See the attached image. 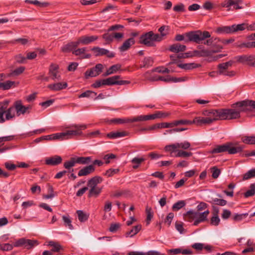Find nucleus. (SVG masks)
I'll list each match as a JSON object with an SVG mask.
<instances>
[{
    "label": "nucleus",
    "mask_w": 255,
    "mask_h": 255,
    "mask_svg": "<svg viewBox=\"0 0 255 255\" xmlns=\"http://www.w3.org/2000/svg\"><path fill=\"white\" fill-rule=\"evenodd\" d=\"M185 36L188 38L185 42L192 41L196 43H200L201 41H204V44L212 46L214 43H218L221 39L217 37H211L209 32L201 30L191 31L185 34Z\"/></svg>",
    "instance_id": "nucleus-1"
},
{
    "label": "nucleus",
    "mask_w": 255,
    "mask_h": 255,
    "mask_svg": "<svg viewBox=\"0 0 255 255\" xmlns=\"http://www.w3.org/2000/svg\"><path fill=\"white\" fill-rule=\"evenodd\" d=\"M203 117H195L194 122H197V126H202L210 125L217 120H222L221 109H210L202 112Z\"/></svg>",
    "instance_id": "nucleus-2"
},
{
    "label": "nucleus",
    "mask_w": 255,
    "mask_h": 255,
    "mask_svg": "<svg viewBox=\"0 0 255 255\" xmlns=\"http://www.w3.org/2000/svg\"><path fill=\"white\" fill-rule=\"evenodd\" d=\"M247 101H243L234 104L236 106V109H221L222 120L238 119L240 117L241 112L250 111V110H245L246 107L242 104L243 102Z\"/></svg>",
    "instance_id": "nucleus-3"
},
{
    "label": "nucleus",
    "mask_w": 255,
    "mask_h": 255,
    "mask_svg": "<svg viewBox=\"0 0 255 255\" xmlns=\"http://www.w3.org/2000/svg\"><path fill=\"white\" fill-rule=\"evenodd\" d=\"M209 213L210 212L208 210L203 212L190 210L184 214L183 216L185 220L189 222L194 221L193 225L197 226L200 223L207 221V217Z\"/></svg>",
    "instance_id": "nucleus-4"
},
{
    "label": "nucleus",
    "mask_w": 255,
    "mask_h": 255,
    "mask_svg": "<svg viewBox=\"0 0 255 255\" xmlns=\"http://www.w3.org/2000/svg\"><path fill=\"white\" fill-rule=\"evenodd\" d=\"M243 150L241 146H235L233 142H227L222 145H217L211 151L212 153H218L227 151L229 154H234Z\"/></svg>",
    "instance_id": "nucleus-5"
},
{
    "label": "nucleus",
    "mask_w": 255,
    "mask_h": 255,
    "mask_svg": "<svg viewBox=\"0 0 255 255\" xmlns=\"http://www.w3.org/2000/svg\"><path fill=\"white\" fill-rule=\"evenodd\" d=\"M161 40V36L159 34H154L151 31L142 34L139 38V43L147 46H153L155 41Z\"/></svg>",
    "instance_id": "nucleus-6"
},
{
    "label": "nucleus",
    "mask_w": 255,
    "mask_h": 255,
    "mask_svg": "<svg viewBox=\"0 0 255 255\" xmlns=\"http://www.w3.org/2000/svg\"><path fill=\"white\" fill-rule=\"evenodd\" d=\"M87 126L85 124L76 125L74 124L67 127L66 128H74L70 129L63 132L64 137L67 136V138H71L73 136L80 135L82 134V130L87 128Z\"/></svg>",
    "instance_id": "nucleus-7"
},
{
    "label": "nucleus",
    "mask_w": 255,
    "mask_h": 255,
    "mask_svg": "<svg viewBox=\"0 0 255 255\" xmlns=\"http://www.w3.org/2000/svg\"><path fill=\"white\" fill-rule=\"evenodd\" d=\"M13 119V110L12 108L6 109L4 105L0 107V124L4 123Z\"/></svg>",
    "instance_id": "nucleus-8"
},
{
    "label": "nucleus",
    "mask_w": 255,
    "mask_h": 255,
    "mask_svg": "<svg viewBox=\"0 0 255 255\" xmlns=\"http://www.w3.org/2000/svg\"><path fill=\"white\" fill-rule=\"evenodd\" d=\"M103 68V65L102 64H97L94 67L85 72V78L88 79L89 77H94L98 76L102 72Z\"/></svg>",
    "instance_id": "nucleus-9"
},
{
    "label": "nucleus",
    "mask_w": 255,
    "mask_h": 255,
    "mask_svg": "<svg viewBox=\"0 0 255 255\" xmlns=\"http://www.w3.org/2000/svg\"><path fill=\"white\" fill-rule=\"evenodd\" d=\"M9 108H12L13 110V119L15 117V112L17 116L25 114V106L23 105L20 100L15 101L13 105Z\"/></svg>",
    "instance_id": "nucleus-10"
},
{
    "label": "nucleus",
    "mask_w": 255,
    "mask_h": 255,
    "mask_svg": "<svg viewBox=\"0 0 255 255\" xmlns=\"http://www.w3.org/2000/svg\"><path fill=\"white\" fill-rule=\"evenodd\" d=\"M59 69V67L57 64L54 63L50 64L49 68V74L52 80H60L61 79Z\"/></svg>",
    "instance_id": "nucleus-11"
},
{
    "label": "nucleus",
    "mask_w": 255,
    "mask_h": 255,
    "mask_svg": "<svg viewBox=\"0 0 255 255\" xmlns=\"http://www.w3.org/2000/svg\"><path fill=\"white\" fill-rule=\"evenodd\" d=\"M92 50L94 52L95 56H96L106 55L109 58H113L115 57V55L114 53L110 52L107 49L100 48L99 47H94L92 49Z\"/></svg>",
    "instance_id": "nucleus-12"
},
{
    "label": "nucleus",
    "mask_w": 255,
    "mask_h": 255,
    "mask_svg": "<svg viewBox=\"0 0 255 255\" xmlns=\"http://www.w3.org/2000/svg\"><path fill=\"white\" fill-rule=\"evenodd\" d=\"M169 255H176L179 254H182L184 255H193V252L190 249H183L182 248H176L169 249L167 251Z\"/></svg>",
    "instance_id": "nucleus-13"
},
{
    "label": "nucleus",
    "mask_w": 255,
    "mask_h": 255,
    "mask_svg": "<svg viewBox=\"0 0 255 255\" xmlns=\"http://www.w3.org/2000/svg\"><path fill=\"white\" fill-rule=\"evenodd\" d=\"M62 158L60 156L54 155L45 159V164L51 166H55L62 162Z\"/></svg>",
    "instance_id": "nucleus-14"
},
{
    "label": "nucleus",
    "mask_w": 255,
    "mask_h": 255,
    "mask_svg": "<svg viewBox=\"0 0 255 255\" xmlns=\"http://www.w3.org/2000/svg\"><path fill=\"white\" fill-rule=\"evenodd\" d=\"M95 168L93 165L86 166L80 169L78 173L79 176H87L94 172Z\"/></svg>",
    "instance_id": "nucleus-15"
},
{
    "label": "nucleus",
    "mask_w": 255,
    "mask_h": 255,
    "mask_svg": "<svg viewBox=\"0 0 255 255\" xmlns=\"http://www.w3.org/2000/svg\"><path fill=\"white\" fill-rule=\"evenodd\" d=\"M67 87L66 82H59L54 84H49L47 88L51 91H57L65 89Z\"/></svg>",
    "instance_id": "nucleus-16"
},
{
    "label": "nucleus",
    "mask_w": 255,
    "mask_h": 255,
    "mask_svg": "<svg viewBox=\"0 0 255 255\" xmlns=\"http://www.w3.org/2000/svg\"><path fill=\"white\" fill-rule=\"evenodd\" d=\"M135 43L134 38L131 37L126 40L123 44L119 47V50L121 52H124L128 50L132 45Z\"/></svg>",
    "instance_id": "nucleus-17"
},
{
    "label": "nucleus",
    "mask_w": 255,
    "mask_h": 255,
    "mask_svg": "<svg viewBox=\"0 0 255 255\" xmlns=\"http://www.w3.org/2000/svg\"><path fill=\"white\" fill-rule=\"evenodd\" d=\"M103 181V178L99 176H96L91 178L88 180L87 185L90 188L95 187H97V185L101 183Z\"/></svg>",
    "instance_id": "nucleus-18"
},
{
    "label": "nucleus",
    "mask_w": 255,
    "mask_h": 255,
    "mask_svg": "<svg viewBox=\"0 0 255 255\" xmlns=\"http://www.w3.org/2000/svg\"><path fill=\"white\" fill-rule=\"evenodd\" d=\"M235 58L237 62L244 63L246 62L252 61L255 59V56L253 55H243L236 56Z\"/></svg>",
    "instance_id": "nucleus-19"
},
{
    "label": "nucleus",
    "mask_w": 255,
    "mask_h": 255,
    "mask_svg": "<svg viewBox=\"0 0 255 255\" xmlns=\"http://www.w3.org/2000/svg\"><path fill=\"white\" fill-rule=\"evenodd\" d=\"M186 47L184 45H181L179 43L173 44L170 46L169 51L172 52L178 53L185 51Z\"/></svg>",
    "instance_id": "nucleus-20"
},
{
    "label": "nucleus",
    "mask_w": 255,
    "mask_h": 255,
    "mask_svg": "<svg viewBox=\"0 0 255 255\" xmlns=\"http://www.w3.org/2000/svg\"><path fill=\"white\" fill-rule=\"evenodd\" d=\"M47 246L52 248V252H59L63 250V247L58 242L50 241L47 242Z\"/></svg>",
    "instance_id": "nucleus-21"
},
{
    "label": "nucleus",
    "mask_w": 255,
    "mask_h": 255,
    "mask_svg": "<svg viewBox=\"0 0 255 255\" xmlns=\"http://www.w3.org/2000/svg\"><path fill=\"white\" fill-rule=\"evenodd\" d=\"M215 32L219 34L232 33L231 26H223L217 28Z\"/></svg>",
    "instance_id": "nucleus-22"
},
{
    "label": "nucleus",
    "mask_w": 255,
    "mask_h": 255,
    "mask_svg": "<svg viewBox=\"0 0 255 255\" xmlns=\"http://www.w3.org/2000/svg\"><path fill=\"white\" fill-rule=\"evenodd\" d=\"M82 44L87 45L98 39V37L95 35L81 36Z\"/></svg>",
    "instance_id": "nucleus-23"
},
{
    "label": "nucleus",
    "mask_w": 255,
    "mask_h": 255,
    "mask_svg": "<svg viewBox=\"0 0 255 255\" xmlns=\"http://www.w3.org/2000/svg\"><path fill=\"white\" fill-rule=\"evenodd\" d=\"M128 133L125 131L111 132L107 134V137L110 138H117L119 137L127 136Z\"/></svg>",
    "instance_id": "nucleus-24"
},
{
    "label": "nucleus",
    "mask_w": 255,
    "mask_h": 255,
    "mask_svg": "<svg viewBox=\"0 0 255 255\" xmlns=\"http://www.w3.org/2000/svg\"><path fill=\"white\" fill-rule=\"evenodd\" d=\"M152 120L151 115H140L132 118H131V123L137 122H142Z\"/></svg>",
    "instance_id": "nucleus-25"
},
{
    "label": "nucleus",
    "mask_w": 255,
    "mask_h": 255,
    "mask_svg": "<svg viewBox=\"0 0 255 255\" xmlns=\"http://www.w3.org/2000/svg\"><path fill=\"white\" fill-rule=\"evenodd\" d=\"M121 68L120 64H115L111 66L107 71L104 74V76H107L112 74L115 73Z\"/></svg>",
    "instance_id": "nucleus-26"
},
{
    "label": "nucleus",
    "mask_w": 255,
    "mask_h": 255,
    "mask_svg": "<svg viewBox=\"0 0 255 255\" xmlns=\"http://www.w3.org/2000/svg\"><path fill=\"white\" fill-rule=\"evenodd\" d=\"M153 63V60L150 57H145L141 61L139 68H148L152 66Z\"/></svg>",
    "instance_id": "nucleus-27"
},
{
    "label": "nucleus",
    "mask_w": 255,
    "mask_h": 255,
    "mask_svg": "<svg viewBox=\"0 0 255 255\" xmlns=\"http://www.w3.org/2000/svg\"><path fill=\"white\" fill-rule=\"evenodd\" d=\"M76 163L80 164H88L91 162L92 158L90 156L88 157H79L75 156Z\"/></svg>",
    "instance_id": "nucleus-28"
},
{
    "label": "nucleus",
    "mask_w": 255,
    "mask_h": 255,
    "mask_svg": "<svg viewBox=\"0 0 255 255\" xmlns=\"http://www.w3.org/2000/svg\"><path fill=\"white\" fill-rule=\"evenodd\" d=\"M195 121V118L193 121H190L187 120H180L174 121L175 127L179 125H191L193 124H196L197 126V122H194Z\"/></svg>",
    "instance_id": "nucleus-29"
},
{
    "label": "nucleus",
    "mask_w": 255,
    "mask_h": 255,
    "mask_svg": "<svg viewBox=\"0 0 255 255\" xmlns=\"http://www.w3.org/2000/svg\"><path fill=\"white\" fill-rule=\"evenodd\" d=\"M121 78V76L119 75L114 76L111 77H109L107 79H105L106 84L107 85H117L118 80Z\"/></svg>",
    "instance_id": "nucleus-30"
},
{
    "label": "nucleus",
    "mask_w": 255,
    "mask_h": 255,
    "mask_svg": "<svg viewBox=\"0 0 255 255\" xmlns=\"http://www.w3.org/2000/svg\"><path fill=\"white\" fill-rule=\"evenodd\" d=\"M111 123L115 124H124L127 123H131V118H116L113 119L110 121Z\"/></svg>",
    "instance_id": "nucleus-31"
},
{
    "label": "nucleus",
    "mask_w": 255,
    "mask_h": 255,
    "mask_svg": "<svg viewBox=\"0 0 255 255\" xmlns=\"http://www.w3.org/2000/svg\"><path fill=\"white\" fill-rule=\"evenodd\" d=\"M76 164V161L74 156L70 158L69 160L65 161L64 163L63 166L65 169L70 170L71 168L74 167Z\"/></svg>",
    "instance_id": "nucleus-32"
},
{
    "label": "nucleus",
    "mask_w": 255,
    "mask_h": 255,
    "mask_svg": "<svg viewBox=\"0 0 255 255\" xmlns=\"http://www.w3.org/2000/svg\"><path fill=\"white\" fill-rule=\"evenodd\" d=\"M62 220L64 225L66 227H68L71 230L74 229L73 226L72 225V221L69 215H63L62 216Z\"/></svg>",
    "instance_id": "nucleus-33"
},
{
    "label": "nucleus",
    "mask_w": 255,
    "mask_h": 255,
    "mask_svg": "<svg viewBox=\"0 0 255 255\" xmlns=\"http://www.w3.org/2000/svg\"><path fill=\"white\" fill-rule=\"evenodd\" d=\"M241 139L245 144H255V136H243Z\"/></svg>",
    "instance_id": "nucleus-34"
},
{
    "label": "nucleus",
    "mask_w": 255,
    "mask_h": 255,
    "mask_svg": "<svg viewBox=\"0 0 255 255\" xmlns=\"http://www.w3.org/2000/svg\"><path fill=\"white\" fill-rule=\"evenodd\" d=\"M164 149L165 151L167 152H169L170 153H172L176 151L178 152V151L179 150L176 143L166 145L164 147Z\"/></svg>",
    "instance_id": "nucleus-35"
},
{
    "label": "nucleus",
    "mask_w": 255,
    "mask_h": 255,
    "mask_svg": "<svg viewBox=\"0 0 255 255\" xmlns=\"http://www.w3.org/2000/svg\"><path fill=\"white\" fill-rule=\"evenodd\" d=\"M102 188L98 186L90 188L89 192V197H97L102 192Z\"/></svg>",
    "instance_id": "nucleus-36"
},
{
    "label": "nucleus",
    "mask_w": 255,
    "mask_h": 255,
    "mask_svg": "<svg viewBox=\"0 0 255 255\" xmlns=\"http://www.w3.org/2000/svg\"><path fill=\"white\" fill-rule=\"evenodd\" d=\"M186 205V202L184 200H180L175 203L172 207V210L173 211H177L183 208Z\"/></svg>",
    "instance_id": "nucleus-37"
},
{
    "label": "nucleus",
    "mask_w": 255,
    "mask_h": 255,
    "mask_svg": "<svg viewBox=\"0 0 255 255\" xmlns=\"http://www.w3.org/2000/svg\"><path fill=\"white\" fill-rule=\"evenodd\" d=\"M15 84V82L11 81H6L4 82L0 83V89L3 90H7L11 88L13 85Z\"/></svg>",
    "instance_id": "nucleus-38"
},
{
    "label": "nucleus",
    "mask_w": 255,
    "mask_h": 255,
    "mask_svg": "<svg viewBox=\"0 0 255 255\" xmlns=\"http://www.w3.org/2000/svg\"><path fill=\"white\" fill-rule=\"evenodd\" d=\"M232 33L238 31H242L246 29L247 23H242L239 24H234L231 25Z\"/></svg>",
    "instance_id": "nucleus-39"
},
{
    "label": "nucleus",
    "mask_w": 255,
    "mask_h": 255,
    "mask_svg": "<svg viewBox=\"0 0 255 255\" xmlns=\"http://www.w3.org/2000/svg\"><path fill=\"white\" fill-rule=\"evenodd\" d=\"M25 2L27 3L33 4L35 5L40 7H46L47 6H48L49 5V3L48 2H41L37 0H25Z\"/></svg>",
    "instance_id": "nucleus-40"
},
{
    "label": "nucleus",
    "mask_w": 255,
    "mask_h": 255,
    "mask_svg": "<svg viewBox=\"0 0 255 255\" xmlns=\"http://www.w3.org/2000/svg\"><path fill=\"white\" fill-rule=\"evenodd\" d=\"M141 229V226L140 225L134 226L133 229H132L130 231L127 232L126 234V237H128V236L132 237L135 235H136L137 233L139 232V231Z\"/></svg>",
    "instance_id": "nucleus-41"
},
{
    "label": "nucleus",
    "mask_w": 255,
    "mask_h": 255,
    "mask_svg": "<svg viewBox=\"0 0 255 255\" xmlns=\"http://www.w3.org/2000/svg\"><path fill=\"white\" fill-rule=\"evenodd\" d=\"M152 70L151 71H147L146 73H144V76L145 79L147 80L150 81H158V78L159 76L158 75H154L151 76Z\"/></svg>",
    "instance_id": "nucleus-42"
},
{
    "label": "nucleus",
    "mask_w": 255,
    "mask_h": 255,
    "mask_svg": "<svg viewBox=\"0 0 255 255\" xmlns=\"http://www.w3.org/2000/svg\"><path fill=\"white\" fill-rule=\"evenodd\" d=\"M147 217L146 219V222L147 225H149L151 221V219L153 216V212L151 207L147 206L145 209Z\"/></svg>",
    "instance_id": "nucleus-43"
},
{
    "label": "nucleus",
    "mask_w": 255,
    "mask_h": 255,
    "mask_svg": "<svg viewBox=\"0 0 255 255\" xmlns=\"http://www.w3.org/2000/svg\"><path fill=\"white\" fill-rule=\"evenodd\" d=\"M234 45L235 47H239L240 48H244V47L248 48H252V42H242L240 41H238L237 42H236Z\"/></svg>",
    "instance_id": "nucleus-44"
},
{
    "label": "nucleus",
    "mask_w": 255,
    "mask_h": 255,
    "mask_svg": "<svg viewBox=\"0 0 255 255\" xmlns=\"http://www.w3.org/2000/svg\"><path fill=\"white\" fill-rule=\"evenodd\" d=\"M178 66L182 69L190 70L198 67L197 64L195 63L179 64Z\"/></svg>",
    "instance_id": "nucleus-45"
},
{
    "label": "nucleus",
    "mask_w": 255,
    "mask_h": 255,
    "mask_svg": "<svg viewBox=\"0 0 255 255\" xmlns=\"http://www.w3.org/2000/svg\"><path fill=\"white\" fill-rule=\"evenodd\" d=\"M255 194V184L253 183L250 185V190L244 193V197L248 198L254 196Z\"/></svg>",
    "instance_id": "nucleus-46"
},
{
    "label": "nucleus",
    "mask_w": 255,
    "mask_h": 255,
    "mask_svg": "<svg viewBox=\"0 0 255 255\" xmlns=\"http://www.w3.org/2000/svg\"><path fill=\"white\" fill-rule=\"evenodd\" d=\"M77 213L78 217L79 220L81 222H84L87 221L88 219L89 215L85 213L82 210H78Z\"/></svg>",
    "instance_id": "nucleus-47"
},
{
    "label": "nucleus",
    "mask_w": 255,
    "mask_h": 255,
    "mask_svg": "<svg viewBox=\"0 0 255 255\" xmlns=\"http://www.w3.org/2000/svg\"><path fill=\"white\" fill-rule=\"evenodd\" d=\"M242 104L246 109L245 110H250V111H252V109H255V101L252 100H248L247 101L243 102Z\"/></svg>",
    "instance_id": "nucleus-48"
},
{
    "label": "nucleus",
    "mask_w": 255,
    "mask_h": 255,
    "mask_svg": "<svg viewBox=\"0 0 255 255\" xmlns=\"http://www.w3.org/2000/svg\"><path fill=\"white\" fill-rule=\"evenodd\" d=\"M170 115V113H169L158 112L154 114L151 115L152 120H154L157 118H166Z\"/></svg>",
    "instance_id": "nucleus-49"
},
{
    "label": "nucleus",
    "mask_w": 255,
    "mask_h": 255,
    "mask_svg": "<svg viewBox=\"0 0 255 255\" xmlns=\"http://www.w3.org/2000/svg\"><path fill=\"white\" fill-rule=\"evenodd\" d=\"M212 204L219 205L221 206H225L227 204V202L226 200L218 198H213L212 201H210Z\"/></svg>",
    "instance_id": "nucleus-50"
},
{
    "label": "nucleus",
    "mask_w": 255,
    "mask_h": 255,
    "mask_svg": "<svg viewBox=\"0 0 255 255\" xmlns=\"http://www.w3.org/2000/svg\"><path fill=\"white\" fill-rule=\"evenodd\" d=\"M75 50V48H74L73 44L72 42L68 43L61 48V50L64 52H69L71 51H73Z\"/></svg>",
    "instance_id": "nucleus-51"
},
{
    "label": "nucleus",
    "mask_w": 255,
    "mask_h": 255,
    "mask_svg": "<svg viewBox=\"0 0 255 255\" xmlns=\"http://www.w3.org/2000/svg\"><path fill=\"white\" fill-rule=\"evenodd\" d=\"M178 149H183L184 150L190 148L191 146V144L189 142L187 141H184L182 142H176Z\"/></svg>",
    "instance_id": "nucleus-52"
},
{
    "label": "nucleus",
    "mask_w": 255,
    "mask_h": 255,
    "mask_svg": "<svg viewBox=\"0 0 255 255\" xmlns=\"http://www.w3.org/2000/svg\"><path fill=\"white\" fill-rule=\"evenodd\" d=\"M255 177V168L248 171L243 176V180H246Z\"/></svg>",
    "instance_id": "nucleus-53"
},
{
    "label": "nucleus",
    "mask_w": 255,
    "mask_h": 255,
    "mask_svg": "<svg viewBox=\"0 0 255 255\" xmlns=\"http://www.w3.org/2000/svg\"><path fill=\"white\" fill-rule=\"evenodd\" d=\"M234 62L232 60H230L229 61H228L227 62L222 63L218 65V69H228L229 67H231Z\"/></svg>",
    "instance_id": "nucleus-54"
},
{
    "label": "nucleus",
    "mask_w": 255,
    "mask_h": 255,
    "mask_svg": "<svg viewBox=\"0 0 255 255\" xmlns=\"http://www.w3.org/2000/svg\"><path fill=\"white\" fill-rule=\"evenodd\" d=\"M145 160V159L143 158H138V157H134L131 160V162L134 165H133V168L134 169L137 168L139 164Z\"/></svg>",
    "instance_id": "nucleus-55"
},
{
    "label": "nucleus",
    "mask_w": 255,
    "mask_h": 255,
    "mask_svg": "<svg viewBox=\"0 0 255 255\" xmlns=\"http://www.w3.org/2000/svg\"><path fill=\"white\" fill-rule=\"evenodd\" d=\"M218 73L220 75H223L224 76L233 77L235 75V72L234 71H227V69L223 70L221 69H219Z\"/></svg>",
    "instance_id": "nucleus-56"
},
{
    "label": "nucleus",
    "mask_w": 255,
    "mask_h": 255,
    "mask_svg": "<svg viewBox=\"0 0 255 255\" xmlns=\"http://www.w3.org/2000/svg\"><path fill=\"white\" fill-rule=\"evenodd\" d=\"M220 223V219L219 215H214L211 217L210 220V224L212 226H217Z\"/></svg>",
    "instance_id": "nucleus-57"
},
{
    "label": "nucleus",
    "mask_w": 255,
    "mask_h": 255,
    "mask_svg": "<svg viewBox=\"0 0 255 255\" xmlns=\"http://www.w3.org/2000/svg\"><path fill=\"white\" fill-rule=\"evenodd\" d=\"M37 241L26 239L24 248L26 249H30L32 248L35 245L37 244Z\"/></svg>",
    "instance_id": "nucleus-58"
},
{
    "label": "nucleus",
    "mask_w": 255,
    "mask_h": 255,
    "mask_svg": "<svg viewBox=\"0 0 255 255\" xmlns=\"http://www.w3.org/2000/svg\"><path fill=\"white\" fill-rule=\"evenodd\" d=\"M106 83L105 79L97 80L95 81V83L92 84L91 86L94 88H99L102 86L107 85Z\"/></svg>",
    "instance_id": "nucleus-59"
},
{
    "label": "nucleus",
    "mask_w": 255,
    "mask_h": 255,
    "mask_svg": "<svg viewBox=\"0 0 255 255\" xmlns=\"http://www.w3.org/2000/svg\"><path fill=\"white\" fill-rule=\"evenodd\" d=\"M119 171H120V170L118 168H117V169L110 168L106 171V172H105L104 175L105 176H107L108 177H111V176H113V175H114L115 174H118L119 172Z\"/></svg>",
    "instance_id": "nucleus-60"
},
{
    "label": "nucleus",
    "mask_w": 255,
    "mask_h": 255,
    "mask_svg": "<svg viewBox=\"0 0 255 255\" xmlns=\"http://www.w3.org/2000/svg\"><path fill=\"white\" fill-rule=\"evenodd\" d=\"M248 216V213H244V214H236L234 216L233 219L235 221L240 222V221H242V220H243L244 219L247 218Z\"/></svg>",
    "instance_id": "nucleus-61"
},
{
    "label": "nucleus",
    "mask_w": 255,
    "mask_h": 255,
    "mask_svg": "<svg viewBox=\"0 0 255 255\" xmlns=\"http://www.w3.org/2000/svg\"><path fill=\"white\" fill-rule=\"evenodd\" d=\"M192 154L193 153L191 152H187L185 151L179 150L177 152V154L176 155V156L179 157H189L192 156Z\"/></svg>",
    "instance_id": "nucleus-62"
},
{
    "label": "nucleus",
    "mask_w": 255,
    "mask_h": 255,
    "mask_svg": "<svg viewBox=\"0 0 255 255\" xmlns=\"http://www.w3.org/2000/svg\"><path fill=\"white\" fill-rule=\"evenodd\" d=\"M152 72H157L158 73H169L170 72H173V71H171L169 69L167 68H164L163 67H159L155 68L152 70Z\"/></svg>",
    "instance_id": "nucleus-63"
},
{
    "label": "nucleus",
    "mask_w": 255,
    "mask_h": 255,
    "mask_svg": "<svg viewBox=\"0 0 255 255\" xmlns=\"http://www.w3.org/2000/svg\"><path fill=\"white\" fill-rule=\"evenodd\" d=\"M102 36L105 41H106L108 43L112 42L114 40L113 33H109L108 32L104 34Z\"/></svg>",
    "instance_id": "nucleus-64"
}]
</instances>
